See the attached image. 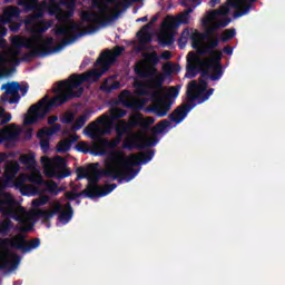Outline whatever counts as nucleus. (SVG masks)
Listing matches in <instances>:
<instances>
[{
	"instance_id": "nucleus-39",
	"label": "nucleus",
	"mask_w": 285,
	"mask_h": 285,
	"mask_svg": "<svg viewBox=\"0 0 285 285\" xmlns=\"http://www.w3.org/2000/svg\"><path fill=\"white\" fill-rule=\"evenodd\" d=\"M169 127H170V121H168V119H164L153 128V132H155L156 135H161V132H164V130H166V128H169Z\"/></svg>"
},
{
	"instance_id": "nucleus-59",
	"label": "nucleus",
	"mask_w": 285,
	"mask_h": 285,
	"mask_svg": "<svg viewBox=\"0 0 285 285\" xmlns=\"http://www.w3.org/2000/svg\"><path fill=\"white\" fill-rule=\"evenodd\" d=\"M173 57V53L169 50H165L160 55V59H165V61L170 60Z\"/></svg>"
},
{
	"instance_id": "nucleus-41",
	"label": "nucleus",
	"mask_w": 285,
	"mask_h": 285,
	"mask_svg": "<svg viewBox=\"0 0 285 285\" xmlns=\"http://www.w3.org/2000/svg\"><path fill=\"white\" fill-rule=\"evenodd\" d=\"M235 35H237L235 29H226L220 37V41L223 43H228V41L235 39Z\"/></svg>"
},
{
	"instance_id": "nucleus-22",
	"label": "nucleus",
	"mask_w": 285,
	"mask_h": 285,
	"mask_svg": "<svg viewBox=\"0 0 285 285\" xmlns=\"http://www.w3.org/2000/svg\"><path fill=\"white\" fill-rule=\"evenodd\" d=\"M204 39L207 40V43L202 49L197 48L198 55H213V57H215V53L218 52L215 50L219 47V38H217V36H213V38Z\"/></svg>"
},
{
	"instance_id": "nucleus-35",
	"label": "nucleus",
	"mask_w": 285,
	"mask_h": 285,
	"mask_svg": "<svg viewBox=\"0 0 285 285\" xmlns=\"http://www.w3.org/2000/svg\"><path fill=\"white\" fill-rule=\"evenodd\" d=\"M39 19H43V9H37L32 14H30L27 20V26H33V23H37Z\"/></svg>"
},
{
	"instance_id": "nucleus-44",
	"label": "nucleus",
	"mask_w": 285,
	"mask_h": 285,
	"mask_svg": "<svg viewBox=\"0 0 285 285\" xmlns=\"http://www.w3.org/2000/svg\"><path fill=\"white\" fill-rule=\"evenodd\" d=\"M128 99H130V90L125 89L119 94L118 100L120 104H124V106H128L130 108L131 106L128 104Z\"/></svg>"
},
{
	"instance_id": "nucleus-47",
	"label": "nucleus",
	"mask_w": 285,
	"mask_h": 285,
	"mask_svg": "<svg viewBox=\"0 0 285 285\" xmlns=\"http://www.w3.org/2000/svg\"><path fill=\"white\" fill-rule=\"evenodd\" d=\"M52 135H55V131L52 130V127H49L40 129L37 137H39V139H43V137H52Z\"/></svg>"
},
{
	"instance_id": "nucleus-9",
	"label": "nucleus",
	"mask_w": 285,
	"mask_h": 285,
	"mask_svg": "<svg viewBox=\"0 0 285 285\" xmlns=\"http://www.w3.org/2000/svg\"><path fill=\"white\" fill-rule=\"evenodd\" d=\"M222 57L224 53L217 51L214 57L203 62L205 70L202 71L203 79H210L212 81H219L224 77V66H222Z\"/></svg>"
},
{
	"instance_id": "nucleus-10",
	"label": "nucleus",
	"mask_w": 285,
	"mask_h": 285,
	"mask_svg": "<svg viewBox=\"0 0 285 285\" xmlns=\"http://www.w3.org/2000/svg\"><path fill=\"white\" fill-rule=\"evenodd\" d=\"M39 246H41V239L39 238H33L29 242L22 235L13 238H0V248H12L22 250V253H30V250H35Z\"/></svg>"
},
{
	"instance_id": "nucleus-46",
	"label": "nucleus",
	"mask_w": 285,
	"mask_h": 285,
	"mask_svg": "<svg viewBox=\"0 0 285 285\" xmlns=\"http://www.w3.org/2000/svg\"><path fill=\"white\" fill-rule=\"evenodd\" d=\"M47 190L51 195H59V193H61L63 189L59 188V185H57L56 181H51L47 184Z\"/></svg>"
},
{
	"instance_id": "nucleus-45",
	"label": "nucleus",
	"mask_w": 285,
	"mask_h": 285,
	"mask_svg": "<svg viewBox=\"0 0 285 285\" xmlns=\"http://www.w3.org/2000/svg\"><path fill=\"white\" fill-rule=\"evenodd\" d=\"M12 0H4L6 3H11ZM18 6H22L26 10H35V6L32 4V0H18Z\"/></svg>"
},
{
	"instance_id": "nucleus-23",
	"label": "nucleus",
	"mask_w": 285,
	"mask_h": 285,
	"mask_svg": "<svg viewBox=\"0 0 285 285\" xmlns=\"http://www.w3.org/2000/svg\"><path fill=\"white\" fill-rule=\"evenodd\" d=\"M14 128H17L14 124L0 128V144H3V141H17L19 132L14 131Z\"/></svg>"
},
{
	"instance_id": "nucleus-31",
	"label": "nucleus",
	"mask_w": 285,
	"mask_h": 285,
	"mask_svg": "<svg viewBox=\"0 0 285 285\" xmlns=\"http://www.w3.org/2000/svg\"><path fill=\"white\" fill-rule=\"evenodd\" d=\"M88 119H90V112H85L81 116H79L75 124L72 125L71 129L77 132V130H81V128H83V126H86V121H88Z\"/></svg>"
},
{
	"instance_id": "nucleus-51",
	"label": "nucleus",
	"mask_w": 285,
	"mask_h": 285,
	"mask_svg": "<svg viewBox=\"0 0 285 285\" xmlns=\"http://www.w3.org/2000/svg\"><path fill=\"white\" fill-rule=\"evenodd\" d=\"M72 121H75V114L72 112H66L61 118L62 124H72Z\"/></svg>"
},
{
	"instance_id": "nucleus-49",
	"label": "nucleus",
	"mask_w": 285,
	"mask_h": 285,
	"mask_svg": "<svg viewBox=\"0 0 285 285\" xmlns=\"http://www.w3.org/2000/svg\"><path fill=\"white\" fill-rule=\"evenodd\" d=\"M76 174H77V179H88V169L83 168V167H78L76 169Z\"/></svg>"
},
{
	"instance_id": "nucleus-24",
	"label": "nucleus",
	"mask_w": 285,
	"mask_h": 285,
	"mask_svg": "<svg viewBox=\"0 0 285 285\" xmlns=\"http://www.w3.org/2000/svg\"><path fill=\"white\" fill-rule=\"evenodd\" d=\"M230 8H234L232 4L228 3V0L226 4L220 6L216 10H210L207 13V20L204 21V23H208V21H215L218 17H226L230 12Z\"/></svg>"
},
{
	"instance_id": "nucleus-33",
	"label": "nucleus",
	"mask_w": 285,
	"mask_h": 285,
	"mask_svg": "<svg viewBox=\"0 0 285 285\" xmlns=\"http://www.w3.org/2000/svg\"><path fill=\"white\" fill-rule=\"evenodd\" d=\"M158 41L161 46H173L175 36L171 32L165 31L158 36Z\"/></svg>"
},
{
	"instance_id": "nucleus-37",
	"label": "nucleus",
	"mask_w": 285,
	"mask_h": 285,
	"mask_svg": "<svg viewBox=\"0 0 285 285\" xmlns=\"http://www.w3.org/2000/svg\"><path fill=\"white\" fill-rule=\"evenodd\" d=\"M12 226H13L12 220H10V219L1 220L0 219V235L6 237L8 235V233H10V230H12Z\"/></svg>"
},
{
	"instance_id": "nucleus-48",
	"label": "nucleus",
	"mask_w": 285,
	"mask_h": 285,
	"mask_svg": "<svg viewBox=\"0 0 285 285\" xmlns=\"http://www.w3.org/2000/svg\"><path fill=\"white\" fill-rule=\"evenodd\" d=\"M177 97H179V89L177 87H170L166 95V99H177Z\"/></svg>"
},
{
	"instance_id": "nucleus-34",
	"label": "nucleus",
	"mask_w": 285,
	"mask_h": 285,
	"mask_svg": "<svg viewBox=\"0 0 285 285\" xmlns=\"http://www.w3.org/2000/svg\"><path fill=\"white\" fill-rule=\"evenodd\" d=\"M20 163L23 166H28V168H32L37 164V159L35 158V153L20 156Z\"/></svg>"
},
{
	"instance_id": "nucleus-58",
	"label": "nucleus",
	"mask_w": 285,
	"mask_h": 285,
	"mask_svg": "<svg viewBox=\"0 0 285 285\" xmlns=\"http://www.w3.org/2000/svg\"><path fill=\"white\" fill-rule=\"evenodd\" d=\"M9 30H11V32H19V30H21V24L10 22Z\"/></svg>"
},
{
	"instance_id": "nucleus-28",
	"label": "nucleus",
	"mask_w": 285,
	"mask_h": 285,
	"mask_svg": "<svg viewBox=\"0 0 285 285\" xmlns=\"http://www.w3.org/2000/svg\"><path fill=\"white\" fill-rule=\"evenodd\" d=\"M215 30L213 29V27H210L209 29L206 30L205 33H199L196 32L191 36V48H194V50H197V48H199V46L202 45V39H212L215 35Z\"/></svg>"
},
{
	"instance_id": "nucleus-14",
	"label": "nucleus",
	"mask_w": 285,
	"mask_h": 285,
	"mask_svg": "<svg viewBox=\"0 0 285 285\" xmlns=\"http://www.w3.org/2000/svg\"><path fill=\"white\" fill-rule=\"evenodd\" d=\"M1 90H4V92L1 96V101L3 102L8 101L10 105L18 104L19 101H21V95H19L18 81L3 83L1 86Z\"/></svg>"
},
{
	"instance_id": "nucleus-54",
	"label": "nucleus",
	"mask_w": 285,
	"mask_h": 285,
	"mask_svg": "<svg viewBox=\"0 0 285 285\" xmlns=\"http://www.w3.org/2000/svg\"><path fill=\"white\" fill-rule=\"evenodd\" d=\"M40 148L42 149V153H48V150H50V140L41 139L40 140Z\"/></svg>"
},
{
	"instance_id": "nucleus-57",
	"label": "nucleus",
	"mask_w": 285,
	"mask_h": 285,
	"mask_svg": "<svg viewBox=\"0 0 285 285\" xmlns=\"http://www.w3.org/2000/svg\"><path fill=\"white\" fill-rule=\"evenodd\" d=\"M168 23L170 28H178L180 24L179 18H169Z\"/></svg>"
},
{
	"instance_id": "nucleus-4",
	"label": "nucleus",
	"mask_w": 285,
	"mask_h": 285,
	"mask_svg": "<svg viewBox=\"0 0 285 285\" xmlns=\"http://www.w3.org/2000/svg\"><path fill=\"white\" fill-rule=\"evenodd\" d=\"M76 90V91H75ZM58 96H55L50 99L49 95H46L42 99H40L36 105H32L28 115L24 118L26 126H32V124H37L39 119H46V115L52 110V108H59V106H63V104H68L70 99H79L81 95H83L82 87L78 89L72 85L70 79L60 81L57 87Z\"/></svg>"
},
{
	"instance_id": "nucleus-53",
	"label": "nucleus",
	"mask_w": 285,
	"mask_h": 285,
	"mask_svg": "<svg viewBox=\"0 0 285 285\" xmlns=\"http://www.w3.org/2000/svg\"><path fill=\"white\" fill-rule=\"evenodd\" d=\"M12 121V114H4L3 117L0 118V126H6V124H10Z\"/></svg>"
},
{
	"instance_id": "nucleus-61",
	"label": "nucleus",
	"mask_w": 285,
	"mask_h": 285,
	"mask_svg": "<svg viewBox=\"0 0 285 285\" xmlns=\"http://www.w3.org/2000/svg\"><path fill=\"white\" fill-rule=\"evenodd\" d=\"M40 161H41L42 166H51L52 165V160H50V157H48V156H42Z\"/></svg>"
},
{
	"instance_id": "nucleus-7",
	"label": "nucleus",
	"mask_w": 285,
	"mask_h": 285,
	"mask_svg": "<svg viewBox=\"0 0 285 285\" xmlns=\"http://www.w3.org/2000/svg\"><path fill=\"white\" fill-rule=\"evenodd\" d=\"M109 12H110V7L104 6L99 8V13L95 11H82L80 14V19L85 23H97V26H100L101 28H106V26H110L112 21H116V19H119V11H117L111 16H108Z\"/></svg>"
},
{
	"instance_id": "nucleus-2",
	"label": "nucleus",
	"mask_w": 285,
	"mask_h": 285,
	"mask_svg": "<svg viewBox=\"0 0 285 285\" xmlns=\"http://www.w3.org/2000/svg\"><path fill=\"white\" fill-rule=\"evenodd\" d=\"M89 31H80L81 30V23L72 22L68 27H57L55 29V35L57 37H72L68 39H62L61 43L55 46V38L49 37L47 39H43V36H33L31 39H28L26 42H21L19 38H14L12 40V45L16 46V48H26L27 50H31L29 52L23 53L22 58H14L13 66H19L21 61H24L26 63H30L36 57H48V55H53V52H59L66 48V46H70V43H75L77 39L85 37V35H88L89 32H97L99 27L95 24H89L88 27Z\"/></svg>"
},
{
	"instance_id": "nucleus-52",
	"label": "nucleus",
	"mask_w": 285,
	"mask_h": 285,
	"mask_svg": "<svg viewBox=\"0 0 285 285\" xmlns=\"http://www.w3.org/2000/svg\"><path fill=\"white\" fill-rule=\"evenodd\" d=\"M47 203H48V199L38 198L32 200L31 206H33V208H39L40 206H46Z\"/></svg>"
},
{
	"instance_id": "nucleus-18",
	"label": "nucleus",
	"mask_w": 285,
	"mask_h": 285,
	"mask_svg": "<svg viewBox=\"0 0 285 285\" xmlns=\"http://www.w3.org/2000/svg\"><path fill=\"white\" fill-rule=\"evenodd\" d=\"M173 108V101L159 100L157 104L147 107L146 112L156 115V117H167Z\"/></svg>"
},
{
	"instance_id": "nucleus-63",
	"label": "nucleus",
	"mask_w": 285,
	"mask_h": 285,
	"mask_svg": "<svg viewBox=\"0 0 285 285\" xmlns=\"http://www.w3.org/2000/svg\"><path fill=\"white\" fill-rule=\"evenodd\" d=\"M51 129L53 130V135H57V132H61V125L56 124L51 127Z\"/></svg>"
},
{
	"instance_id": "nucleus-36",
	"label": "nucleus",
	"mask_w": 285,
	"mask_h": 285,
	"mask_svg": "<svg viewBox=\"0 0 285 285\" xmlns=\"http://www.w3.org/2000/svg\"><path fill=\"white\" fill-rule=\"evenodd\" d=\"M119 88H121V82H119V81H114L110 86H108L107 82H104L100 86V90L102 92H106V95H110L112 92V90H119Z\"/></svg>"
},
{
	"instance_id": "nucleus-50",
	"label": "nucleus",
	"mask_w": 285,
	"mask_h": 285,
	"mask_svg": "<svg viewBox=\"0 0 285 285\" xmlns=\"http://www.w3.org/2000/svg\"><path fill=\"white\" fill-rule=\"evenodd\" d=\"M76 149L78 150V153H83L85 155H88V153H90V150L88 149V145H86V142L80 141L76 145Z\"/></svg>"
},
{
	"instance_id": "nucleus-55",
	"label": "nucleus",
	"mask_w": 285,
	"mask_h": 285,
	"mask_svg": "<svg viewBox=\"0 0 285 285\" xmlns=\"http://www.w3.org/2000/svg\"><path fill=\"white\" fill-rule=\"evenodd\" d=\"M28 90H30V86L28 82H24L22 85L19 83V92H21L22 97H26L28 95Z\"/></svg>"
},
{
	"instance_id": "nucleus-1",
	"label": "nucleus",
	"mask_w": 285,
	"mask_h": 285,
	"mask_svg": "<svg viewBox=\"0 0 285 285\" xmlns=\"http://www.w3.org/2000/svg\"><path fill=\"white\" fill-rule=\"evenodd\" d=\"M153 157H155V150L153 149L140 154H131L128 158L121 153L116 151L115 157L107 164L106 169H97L94 164H90L89 168H92V171L91 175L87 176L88 184L85 190L94 195H99L95 196V199L106 197V195H110L117 188V184L101 186L99 185L101 177H110L114 181L118 179L119 184L124 179L132 181L139 175V169H135V166L146 165L148 161H153Z\"/></svg>"
},
{
	"instance_id": "nucleus-60",
	"label": "nucleus",
	"mask_w": 285,
	"mask_h": 285,
	"mask_svg": "<svg viewBox=\"0 0 285 285\" xmlns=\"http://www.w3.org/2000/svg\"><path fill=\"white\" fill-rule=\"evenodd\" d=\"M1 202H3V198H0V213H2V215H9L10 209L3 207V206H8V204H1Z\"/></svg>"
},
{
	"instance_id": "nucleus-43",
	"label": "nucleus",
	"mask_w": 285,
	"mask_h": 285,
	"mask_svg": "<svg viewBox=\"0 0 285 285\" xmlns=\"http://www.w3.org/2000/svg\"><path fill=\"white\" fill-rule=\"evenodd\" d=\"M72 148L71 142L68 139L61 140L58 142L57 151L58 153H68Z\"/></svg>"
},
{
	"instance_id": "nucleus-26",
	"label": "nucleus",
	"mask_w": 285,
	"mask_h": 285,
	"mask_svg": "<svg viewBox=\"0 0 285 285\" xmlns=\"http://www.w3.org/2000/svg\"><path fill=\"white\" fill-rule=\"evenodd\" d=\"M53 168H57L58 170H62V173L58 176L59 179H66V177H70L72 175V171L68 168V163L66 161V158L61 156H56L52 160Z\"/></svg>"
},
{
	"instance_id": "nucleus-19",
	"label": "nucleus",
	"mask_w": 285,
	"mask_h": 285,
	"mask_svg": "<svg viewBox=\"0 0 285 285\" xmlns=\"http://www.w3.org/2000/svg\"><path fill=\"white\" fill-rule=\"evenodd\" d=\"M130 124L135 128H141V130H148L153 124H155V117H144L141 112L130 115Z\"/></svg>"
},
{
	"instance_id": "nucleus-3",
	"label": "nucleus",
	"mask_w": 285,
	"mask_h": 285,
	"mask_svg": "<svg viewBox=\"0 0 285 285\" xmlns=\"http://www.w3.org/2000/svg\"><path fill=\"white\" fill-rule=\"evenodd\" d=\"M159 55L156 51L144 53V59L134 67L137 78L134 79L135 92L138 97H151L153 101L161 97L165 78L157 75Z\"/></svg>"
},
{
	"instance_id": "nucleus-12",
	"label": "nucleus",
	"mask_w": 285,
	"mask_h": 285,
	"mask_svg": "<svg viewBox=\"0 0 285 285\" xmlns=\"http://www.w3.org/2000/svg\"><path fill=\"white\" fill-rule=\"evenodd\" d=\"M125 50L126 48L124 46H117L112 51L102 52L96 60V66H101L105 70H108L121 57Z\"/></svg>"
},
{
	"instance_id": "nucleus-62",
	"label": "nucleus",
	"mask_w": 285,
	"mask_h": 285,
	"mask_svg": "<svg viewBox=\"0 0 285 285\" xmlns=\"http://www.w3.org/2000/svg\"><path fill=\"white\" fill-rule=\"evenodd\" d=\"M57 121H59V117H57V116H50L48 118L49 126H55L57 124Z\"/></svg>"
},
{
	"instance_id": "nucleus-21",
	"label": "nucleus",
	"mask_w": 285,
	"mask_h": 285,
	"mask_svg": "<svg viewBox=\"0 0 285 285\" xmlns=\"http://www.w3.org/2000/svg\"><path fill=\"white\" fill-rule=\"evenodd\" d=\"M21 262V257L17 254L12 255V259H8V256L4 253L0 252V271H4V268H10V271H17L19 268V264Z\"/></svg>"
},
{
	"instance_id": "nucleus-29",
	"label": "nucleus",
	"mask_w": 285,
	"mask_h": 285,
	"mask_svg": "<svg viewBox=\"0 0 285 285\" xmlns=\"http://www.w3.org/2000/svg\"><path fill=\"white\" fill-rule=\"evenodd\" d=\"M65 197L69 202H75V199H77V197H86L87 199H95V197H97V194H92V193H89L88 190L83 189L82 191H79V193L66 191Z\"/></svg>"
},
{
	"instance_id": "nucleus-27",
	"label": "nucleus",
	"mask_w": 285,
	"mask_h": 285,
	"mask_svg": "<svg viewBox=\"0 0 285 285\" xmlns=\"http://www.w3.org/2000/svg\"><path fill=\"white\" fill-rule=\"evenodd\" d=\"M21 17V10L17 7L9 6L2 12L1 23L4 26L12 23L13 19H19Z\"/></svg>"
},
{
	"instance_id": "nucleus-38",
	"label": "nucleus",
	"mask_w": 285,
	"mask_h": 285,
	"mask_svg": "<svg viewBox=\"0 0 285 285\" xmlns=\"http://www.w3.org/2000/svg\"><path fill=\"white\" fill-rule=\"evenodd\" d=\"M61 6H66L68 12L67 17H73L75 16V8H77V0H61Z\"/></svg>"
},
{
	"instance_id": "nucleus-64",
	"label": "nucleus",
	"mask_w": 285,
	"mask_h": 285,
	"mask_svg": "<svg viewBox=\"0 0 285 285\" xmlns=\"http://www.w3.org/2000/svg\"><path fill=\"white\" fill-rule=\"evenodd\" d=\"M223 52H225V55H228V56L233 55V47L230 46L224 47Z\"/></svg>"
},
{
	"instance_id": "nucleus-56",
	"label": "nucleus",
	"mask_w": 285,
	"mask_h": 285,
	"mask_svg": "<svg viewBox=\"0 0 285 285\" xmlns=\"http://www.w3.org/2000/svg\"><path fill=\"white\" fill-rule=\"evenodd\" d=\"M33 31L37 32V35H43V32L48 31V27H46L45 24H37L33 28Z\"/></svg>"
},
{
	"instance_id": "nucleus-25",
	"label": "nucleus",
	"mask_w": 285,
	"mask_h": 285,
	"mask_svg": "<svg viewBox=\"0 0 285 285\" xmlns=\"http://www.w3.org/2000/svg\"><path fill=\"white\" fill-rule=\"evenodd\" d=\"M134 128H136V127L131 126V124H130V116H129V120L128 121H126L124 119L119 120L116 124V127H115L116 138H118V139H120L122 141L124 140V136H126L129 132H131Z\"/></svg>"
},
{
	"instance_id": "nucleus-8",
	"label": "nucleus",
	"mask_w": 285,
	"mask_h": 285,
	"mask_svg": "<svg viewBox=\"0 0 285 285\" xmlns=\"http://www.w3.org/2000/svg\"><path fill=\"white\" fill-rule=\"evenodd\" d=\"M36 215L41 219H52L55 215H58L60 224H69L70 219H72V215H75V210L72 209V204H70V202L65 204V206L61 205V203H58L53 205L51 210L40 209Z\"/></svg>"
},
{
	"instance_id": "nucleus-6",
	"label": "nucleus",
	"mask_w": 285,
	"mask_h": 285,
	"mask_svg": "<svg viewBox=\"0 0 285 285\" xmlns=\"http://www.w3.org/2000/svg\"><path fill=\"white\" fill-rule=\"evenodd\" d=\"M215 92L214 88L208 89V82L204 79L191 80L187 86L186 96L188 101H198V104H204L213 97Z\"/></svg>"
},
{
	"instance_id": "nucleus-15",
	"label": "nucleus",
	"mask_w": 285,
	"mask_h": 285,
	"mask_svg": "<svg viewBox=\"0 0 285 285\" xmlns=\"http://www.w3.org/2000/svg\"><path fill=\"white\" fill-rule=\"evenodd\" d=\"M20 169L21 167L17 163H11L6 167L4 180L2 181L3 188H12V186L16 188H23L22 180L14 183V177H17V173H19Z\"/></svg>"
},
{
	"instance_id": "nucleus-20",
	"label": "nucleus",
	"mask_w": 285,
	"mask_h": 285,
	"mask_svg": "<svg viewBox=\"0 0 285 285\" xmlns=\"http://www.w3.org/2000/svg\"><path fill=\"white\" fill-rule=\"evenodd\" d=\"M126 115H128L126 109L114 108L110 110V117H108V115H102L97 119L96 124L99 126V124H107V121H109L110 126H112V121H117V119H124Z\"/></svg>"
},
{
	"instance_id": "nucleus-30",
	"label": "nucleus",
	"mask_w": 285,
	"mask_h": 285,
	"mask_svg": "<svg viewBox=\"0 0 285 285\" xmlns=\"http://www.w3.org/2000/svg\"><path fill=\"white\" fill-rule=\"evenodd\" d=\"M148 30H150V24H145L140 31L137 32L139 43L146 45L153 41V36L148 33Z\"/></svg>"
},
{
	"instance_id": "nucleus-11",
	"label": "nucleus",
	"mask_w": 285,
	"mask_h": 285,
	"mask_svg": "<svg viewBox=\"0 0 285 285\" xmlns=\"http://www.w3.org/2000/svg\"><path fill=\"white\" fill-rule=\"evenodd\" d=\"M157 138L144 140V137L139 132L130 131L122 141V148L125 150H144V148H153L157 146Z\"/></svg>"
},
{
	"instance_id": "nucleus-5",
	"label": "nucleus",
	"mask_w": 285,
	"mask_h": 285,
	"mask_svg": "<svg viewBox=\"0 0 285 285\" xmlns=\"http://www.w3.org/2000/svg\"><path fill=\"white\" fill-rule=\"evenodd\" d=\"M85 132L91 139H98V142L94 145V155L98 157H104L108 155V150L106 148H110V150H115L119 144H121L120 138L115 137L112 140H108L106 138H100L99 135H110V127H107L106 130L101 129L96 121L90 122L86 128Z\"/></svg>"
},
{
	"instance_id": "nucleus-17",
	"label": "nucleus",
	"mask_w": 285,
	"mask_h": 285,
	"mask_svg": "<svg viewBox=\"0 0 285 285\" xmlns=\"http://www.w3.org/2000/svg\"><path fill=\"white\" fill-rule=\"evenodd\" d=\"M199 66H202V62H199V57L195 53V51H190L187 55V66H186V73L185 77L187 79H193L197 77V73L199 72Z\"/></svg>"
},
{
	"instance_id": "nucleus-42",
	"label": "nucleus",
	"mask_w": 285,
	"mask_h": 285,
	"mask_svg": "<svg viewBox=\"0 0 285 285\" xmlns=\"http://www.w3.org/2000/svg\"><path fill=\"white\" fill-rule=\"evenodd\" d=\"M230 21H233V19L223 18L219 21L214 22L212 26V29L217 32V30H219V28H226L230 23Z\"/></svg>"
},
{
	"instance_id": "nucleus-13",
	"label": "nucleus",
	"mask_w": 285,
	"mask_h": 285,
	"mask_svg": "<svg viewBox=\"0 0 285 285\" xmlns=\"http://www.w3.org/2000/svg\"><path fill=\"white\" fill-rule=\"evenodd\" d=\"M102 76H104V71L92 69L86 73L71 75L69 77V81L73 85V88H76V90H79V88H81V83H86V81H92V82L99 81V79H101Z\"/></svg>"
},
{
	"instance_id": "nucleus-40",
	"label": "nucleus",
	"mask_w": 285,
	"mask_h": 285,
	"mask_svg": "<svg viewBox=\"0 0 285 285\" xmlns=\"http://www.w3.org/2000/svg\"><path fill=\"white\" fill-rule=\"evenodd\" d=\"M193 12V8H188L181 14L178 16V21L183 26H188L190 23V13Z\"/></svg>"
},
{
	"instance_id": "nucleus-16",
	"label": "nucleus",
	"mask_w": 285,
	"mask_h": 285,
	"mask_svg": "<svg viewBox=\"0 0 285 285\" xmlns=\"http://www.w3.org/2000/svg\"><path fill=\"white\" fill-rule=\"evenodd\" d=\"M197 106L195 104V100H189L187 104L177 107L170 115L169 119L170 121H174V124H181L188 117V112L193 110Z\"/></svg>"
},
{
	"instance_id": "nucleus-32",
	"label": "nucleus",
	"mask_w": 285,
	"mask_h": 285,
	"mask_svg": "<svg viewBox=\"0 0 285 285\" xmlns=\"http://www.w3.org/2000/svg\"><path fill=\"white\" fill-rule=\"evenodd\" d=\"M7 187H3V183L0 185V199L1 204H7L11 208V206H14V198L10 193H4Z\"/></svg>"
}]
</instances>
